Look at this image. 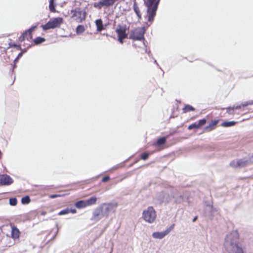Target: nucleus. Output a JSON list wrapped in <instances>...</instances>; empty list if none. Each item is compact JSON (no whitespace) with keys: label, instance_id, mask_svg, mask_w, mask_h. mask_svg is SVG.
Returning a JSON list of instances; mask_svg holds the SVG:
<instances>
[{"label":"nucleus","instance_id":"nucleus-41","mask_svg":"<svg viewBox=\"0 0 253 253\" xmlns=\"http://www.w3.org/2000/svg\"><path fill=\"white\" fill-rule=\"evenodd\" d=\"M69 212H72V213H75L77 212V210L75 209H69Z\"/></svg>","mask_w":253,"mask_h":253},{"label":"nucleus","instance_id":"nucleus-16","mask_svg":"<svg viewBox=\"0 0 253 253\" xmlns=\"http://www.w3.org/2000/svg\"><path fill=\"white\" fill-rule=\"evenodd\" d=\"M11 237L13 239H17L19 237L20 232L17 227L12 226L11 229Z\"/></svg>","mask_w":253,"mask_h":253},{"label":"nucleus","instance_id":"nucleus-26","mask_svg":"<svg viewBox=\"0 0 253 253\" xmlns=\"http://www.w3.org/2000/svg\"><path fill=\"white\" fill-rule=\"evenodd\" d=\"M84 31L85 28L84 26L82 25H78L76 28V33L78 35L83 33Z\"/></svg>","mask_w":253,"mask_h":253},{"label":"nucleus","instance_id":"nucleus-15","mask_svg":"<svg viewBox=\"0 0 253 253\" xmlns=\"http://www.w3.org/2000/svg\"><path fill=\"white\" fill-rule=\"evenodd\" d=\"M133 9L134 12L136 14L138 20L141 19L142 16H141V14L139 8L135 0L134 1V2H133Z\"/></svg>","mask_w":253,"mask_h":253},{"label":"nucleus","instance_id":"nucleus-48","mask_svg":"<svg viewBox=\"0 0 253 253\" xmlns=\"http://www.w3.org/2000/svg\"><path fill=\"white\" fill-rule=\"evenodd\" d=\"M154 63L158 66H159V65L157 63V61L156 60H154Z\"/></svg>","mask_w":253,"mask_h":253},{"label":"nucleus","instance_id":"nucleus-1","mask_svg":"<svg viewBox=\"0 0 253 253\" xmlns=\"http://www.w3.org/2000/svg\"><path fill=\"white\" fill-rule=\"evenodd\" d=\"M224 246L228 253H243L242 248L239 246V235L236 231L226 235Z\"/></svg>","mask_w":253,"mask_h":253},{"label":"nucleus","instance_id":"nucleus-4","mask_svg":"<svg viewBox=\"0 0 253 253\" xmlns=\"http://www.w3.org/2000/svg\"><path fill=\"white\" fill-rule=\"evenodd\" d=\"M63 18L61 17L50 19L45 25H42V27L44 31L54 29L59 27L63 23Z\"/></svg>","mask_w":253,"mask_h":253},{"label":"nucleus","instance_id":"nucleus-52","mask_svg":"<svg viewBox=\"0 0 253 253\" xmlns=\"http://www.w3.org/2000/svg\"><path fill=\"white\" fill-rule=\"evenodd\" d=\"M31 46L30 45H29L28 46V48L30 47Z\"/></svg>","mask_w":253,"mask_h":253},{"label":"nucleus","instance_id":"nucleus-22","mask_svg":"<svg viewBox=\"0 0 253 253\" xmlns=\"http://www.w3.org/2000/svg\"><path fill=\"white\" fill-rule=\"evenodd\" d=\"M166 195H167V194H166L165 193H164L163 192H162L161 193H160L159 200L161 202L168 203L169 202V199L166 197Z\"/></svg>","mask_w":253,"mask_h":253},{"label":"nucleus","instance_id":"nucleus-51","mask_svg":"<svg viewBox=\"0 0 253 253\" xmlns=\"http://www.w3.org/2000/svg\"><path fill=\"white\" fill-rule=\"evenodd\" d=\"M16 67V63H14L13 65V69Z\"/></svg>","mask_w":253,"mask_h":253},{"label":"nucleus","instance_id":"nucleus-49","mask_svg":"<svg viewBox=\"0 0 253 253\" xmlns=\"http://www.w3.org/2000/svg\"><path fill=\"white\" fill-rule=\"evenodd\" d=\"M147 53H148V55H149V56H151V55H151V53H150V51H149L147 52Z\"/></svg>","mask_w":253,"mask_h":253},{"label":"nucleus","instance_id":"nucleus-37","mask_svg":"<svg viewBox=\"0 0 253 253\" xmlns=\"http://www.w3.org/2000/svg\"><path fill=\"white\" fill-rule=\"evenodd\" d=\"M227 113L229 114H234V110H232V107H229L227 108Z\"/></svg>","mask_w":253,"mask_h":253},{"label":"nucleus","instance_id":"nucleus-39","mask_svg":"<svg viewBox=\"0 0 253 253\" xmlns=\"http://www.w3.org/2000/svg\"><path fill=\"white\" fill-rule=\"evenodd\" d=\"M248 161L250 164H253V154L249 157Z\"/></svg>","mask_w":253,"mask_h":253},{"label":"nucleus","instance_id":"nucleus-25","mask_svg":"<svg viewBox=\"0 0 253 253\" xmlns=\"http://www.w3.org/2000/svg\"><path fill=\"white\" fill-rule=\"evenodd\" d=\"M167 140V138L166 137H162L159 138L157 141V145L158 146H161L164 145Z\"/></svg>","mask_w":253,"mask_h":253},{"label":"nucleus","instance_id":"nucleus-50","mask_svg":"<svg viewBox=\"0 0 253 253\" xmlns=\"http://www.w3.org/2000/svg\"><path fill=\"white\" fill-rule=\"evenodd\" d=\"M197 217H195L194 219H193V221H195L197 219Z\"/></svg>","mask_w":253,"mask_h":253},{"label":"nucleus","instance_id":"nucleus-33","mask_svg":"<svg viewBox=\"0 0 253 253\" xmlns=\"http://www.w3.org/2000/svg\"><path fill=\"white\" fill-rule=\"evenodd\" d=\"M149 156V154L148 153H143L141 154L140 158L143 160H146L148 159Z\"/></svg>","mask_w":253,"mask_h":253},{"label":"nucleus","instance_id":"nucleus-31","mask_svg":"<svg viewBox=\"0 0 253 253\" xmlns=\"http://www.w3.org/2000/svg\"><path fill=\"white\" fill-rule=\"evenodd\" d=\"M9 203L11 206H16L17 204V200L16 198H11L9 200Z\"/></svg>","mask_w":253,"mask_h":253},{"label":"nucleus","instance_id":"nucleus-23","mask_svg":"<svg viewBox=\"0 0 253 253\" xmlns=\"http://www.w3.org/2000/svg\"><path fill=\"white\" fill-rule=\"evenodd\" d=\"M239 167H244L249 165V162L248 160L240 159L238 160Z\"/></svg>","mask_w":253,"mask_h":253},{"label":"nucleus","instance_id":"nucleus-28","mask_svg":"<svg viewBox=\"0 0 253 253\" xmlns=\"http://www.w3.org/2000/svg\"><path fill=\"white\" fill-rule=\"evenodd\" d=\"M55 4L54 2V0H49V8L51 12H55Z\"/></svg>","mask_w":253,"mask_h":253},{"label":"nucleus","instance_id":"nucleus-24","mask_svg":"<svg viewBox=\"0 0 253 253\" xmlns=\"http://www.w3.org/2000/svg\"><path fill=\"white\" fill-rule=\"evenodd\" d=\"M195 110V109L193 106L190 105H186L183 109V111L184 113H187L190 111H194Z\"/></svg>","mask_w":253,"mask_h":253},{"label":"nucleus","instance_id":"nucleus-44","mask_svg":"<svg viewBox=\"0 0 253 253\" xmlns=\"http://www.w3.org/2000/svg\"><path fill=\"white\" fill-rule=\"evenodd\" d=\"M23 54V52H21L20 53H19L18 54V56H17V57H18V58H21V57L22 56Z\"/></svg>","mask_w":253,"mask_h":253},{"label":"nucleus","instance_id":"nucleus-40","mask_svg":"<svg viewBox=\"0 0 253 253\" xmlns=\"http://www.w3.org/2000/svg\"><path fill=\"white\" fill-rule=\"evenodd\" d=\"M60 195H58V194H52V195H50L49 196V197L50 198H52V199H53V198H57V197H60Z\"/></svg>","mask_w":253,"mask_h":253},{"label":"nucleus","instance_id":"nucleus-30","mask_svg":"<svg viewBox=\"0 0 253 253\" xmlns=\"http://www.w3.org/2000/svg\"><path fill=\"white\" fill-rule=\"evenodd\" d=\"M30 202V198L28 196L23 197L21 199V203L23 204H28Z\"/></svg>","mask_w":253,"mask_h":253},{"label":"nucleus","instance_id":"nucleus-43","mask_svg":"<svg viewBox=\"0 0 253 253\" xmlns=\"http://www.w3.org/2000/svg\"><path fill=\"white\" fill-rule=\"evenodd\" d=\"M25 38L24 37V36L21 35L20 37L19 38V41L22 42L25 40Z\"/></svg>","mask_w":253,"mask_h":253},{"label":"nucleus","instance_id":"nucleus-36","mask_svg":"<svg viewBox=\"0 0 253 253\" xmlns=\"http://www.w3.org/2000/svg\"><path fill=\"white\" fill-rule=\"evenodd\" d=\"M174 224H173L170 226L169 227L167 230H166V232H167V234H168L174 228Z\"/></svg>","mask_w":253,"mask_h":253},{"label":"nucleus","instance_id":"nucleus-29","mask_svg":"<svg viewBox=\"0 0 253 253\" xmlns=\"http://www.w3.org/2000/svg\"><path fill=\"white\" fill-rule=\"evenodd\" d=\"M36 28V26H32L28 30H27V32H28V38H27L28 40H30L32 38V32L35 30Z\"/></svg>","mask_w":253,"mask_h":253},{"label":"nucleus","instance_id":"nucleus-3","mask_svg":"<svg viewBox=\"0 0 253 253\" xmlns=\"http://www.w3.org/2000/svg\"><path fill=\"white\" fill-rule=\"evenodd\" d=\"M160 0H144V4L147 7L148 21L152 23L156 14Z\"/></svg>","mask_w":253,"mask_h":253},{"label":"nucleus","instance_id":"nucleus-8","mask_svg":"<svg viewBox=\"0 0 253 253\" xmlns=\"http://www.w3.org/2000/svg\"><path fill=\"white\" fill-rule=\"evenodd\" d=\"M71 13H73L72 17L77 22L81 23L85 19L86 13L83 12L80 8H76L72 10Z\"/></svg>","mask_w":253,"mask_h":253},{"label":"nucleus","instance_id":"nucleus-12","mask_svg":"<svg viewBox=\"0 0 253 253\" xmlns=\"http://www.w3.org/2000/svg\"><path fill=\"white\" fill-rule=\"evenodd\" d=\"M171 195L175 199V202L180 203L182 201V197L181 193L179 192L175 188H172Z\"/></svg>","mask_w":253,"mask_h":253},{"label":"nucleus","instance_id":"nucleus-45","mask_svg":"<svg viewBox=\"0 0 253 253\" xmlns=\"http://www.w3.org/2000/svg\"><path fill=\"white\" fill-rule=\"evenodd\" d=\"M19 59V58H18L17 57L14 59V63H16V62H17L18 61V60Z\"/></svg>","mask_w":253,"mask_h":253},{"label":"nucleus","instance_id":"nucleus-21","mask_svg":"<svg viewBox=\"0 0 253 253\" xmlns=\"http://www.w3.org/2000/svg\"><path fill=\"white\" fill-rule=\"evenodd\" d=\"M237 124L236 122L230 121V122H224L221 124V126L223 127H228L235 126Z\"/></svg>","mask_w":253,"mask_h":253},{"label":"nucleus","instance_id":"nucleus-19","mask_svg":"<svg viewBox=\"0 0 253 253\" xmlns=\"http://www.w3.org/2000/svg\"><path fill=\"white\" fill-rule=\"evenodd\" d=\"M97 198L95 196H92L85 200L86 204L87 206L95 205L97 202Z\"/></svg>","mask_w":253,"mask_h":253},{"label":"nucleus","instance_id":"nucleus-10","mask_svg":"<svg viewBox=\"0 0 253 253\" xmlns=\"http://www.w3.org/2000/svg\"><path fill=\"white\" fill-rule=\"evenodd\" d=\"M13 182L12 178L7 174L0 175V184L3 185H9Z\"/></svg>","mask_w":253,"mask_h":253},{"label":"nucleus","instance_id":"nucleus-5","mask_svg":"<svg viewBox=\"0 0 253 253\" xmlns=\"http://www.w3.org/2000/svg\"><path fill=\"white\" fill-rule=\"evenodd\" d=\"M143 217L144 220L148 223H152L154 221L156 217V213L154 208L150 206L143 211Z\"/></svg>","mask_w":253,"mask_h":253},{"label":"nucleus","instance_id":"nucleus-7","mask_svg":"<svg viewBox=\"0 0 253 253\" xmlns=\"http://www.w3.org/2000/svg\"><path fill=\"white\" fill-rule=\"evenodd\" d=\"M127 28L126 25L119 24L116 30V32L118 35V41L121 43H123V40L127 37L126 33Z\"/></svg>","mask_w":253,"mask_h":253},{"label":"nucleus","instance_id":"nucleus-42","mask_svg":"<svg viewBox=\"0 0 253 253\" xmlns=\"http://www.w3.org/2000/svg\"><path fill=\"white\" fill-rule=\"evenodd\" d=\"M28 32H27V31L26 30V31L25 32H24V33H23L21 35L24 36V37L25 38H26V37H27L28 36V37H27V38H28Z\"/></svg>","mask_w":253,"mask_h":253},{"label":"nucleus","instance_id":"nucleus-13","mask_svg":"<svg viewBox=\"0 0 253 253\" xmlns=\"http://www.w3.org/2000/svg\"><path fill=\"white\" fill-rule=\"evenodd\" d=\"M167 233L166 231L163 232H155L153 233L152 237L155 239H162L164 238L166 235H167Z\"/></svg>","mask_w":253,"mask_h":253},{"label":"nucleus","instance_id":"nucleus-6","mask_svg":"<svg viewBox=\"0 0 253 253\" xmlns=\"http://www.w3.org/2000/svg\"><path fill=\"white\" fill-rule=\"evenodd\" d=\"M145 32V30L144 28H136L131 31L129 39L135 41L144 40Z\"/></svg>","mask_w":253,"mask_h":253},{"label":"nucleus","instance_id":"nucleus-34","mask_svg":"<svg viewBox=\"0 0 253 253\" xmlns=\"http://www.w3.org/2000/svg\"><path fill=\"white\" fill-rule=\"evenodd\" d=\"M230 166L233 168L239 167L238 160L232 161L230 163Z\"/></svg>","mask_w":253,"mask_h":253},{"label":"nucleus","instance_id":"nucleus-38","mask_svg":"<svg viewBox=\"0 0 253 253\" xmlns=\"http://www.w3.org/2000/svg\"><path fill=\"white\" fill-rule=\"evenodd\" d=\"M109 179H110V177L109 176H106L102 178V181L103 182H105L108 181Z\"/></svg>","mask_w":253,"mask_h":253},{"label":"nucleus","instance_id":"nucleus-46","mask_svg":"<svg viewBox=\"0 0 253 253\" xmlns=\"http://www.w3.org/2000/svg\"><path fill=\"white\" fill-rule=\"evenodd\" d=\"M22 50L21 52H23V54L24 53H25L27 52V49L26 48H25V49H21Z\"/></svg>","mask_w":253,"mask_h":253},{"label":"nucleus","instance_id":"nucleus-14","mask_svg":"<svg viewBox=\"0 0 253 253\" xmlns=\"http://www.w3.org/2000/svg\"><path fill=\"white\" fill-rule=\"evenodd\" d=\"M253 105V100H249L244 103H242L241 105L233 106L232 107V110L234 109H240L242 107H245L248 105Z\"/></svg>","mask_w":253,"mask_h":253},{"label":"nucleus","instance_id":"nucleus-2","mask_svg":"<svg viewBox=\"0 0 253 253\" xmlns=\"http://www.w3.org/2000/svg\"><path fill=\"white\" fill-rule=\"evenodd\" d=\"M118 204L112 203H102L93 211L91 220L98 221L103 217H107L111 212H114Z\"/></svg>","mask_w":253,"mask_h":253},{"label":"nucleus","instance_id":"nucleus-32","mask_svg":"<svg viewBox=\"0 0 253 253\" xmlns=\"http://www.w3.org/2000/svg\"><path fill=\"white\" fill-rule=\"evenodd\" d=\"M69 213V208H67L65 209H64V210L61 211L58 213V215H65V214H68Z\"/></svg>","mask_w":253,"mask_h":253},{"label":"nucleus","instance_id":"nucleus-17","mask_svg":"<svg viewBox=\"0 0 253 253\" xmlns=\"http://www.w3.org/2000/svg\"><path fill=\"white\" fill-rule=\"evenodd\" d=\"M218 120L212 121L211 122L205 127V130L208 131H211L215 128V126L218 123Z\"/></svg>","mask_w":253,"mask_h":253},{"label":"nucleus","instance_id":"nucleus-47","mask_svg":"<svg viewBox=\"0 0 253 253\" xmlns=\"http://www.w3.org/2000/svg\"><path fill=\"white\" fill-rule=\"evenodd\" d=\"M119 168V165H117L116 166H115L114 167H113V169H117Z\"/></svg>","mask_w":253,"mask_h":253},{"label":"nucleus","instance_id":"nucleus-18","mask_svg":"<svg viewBox=\"0 0 253 253\" xmlns=\"http://www.w3.org/2000/svg\"><path fill=\"white\" fill-rule=\"evenodd\" d=\"M95 24L97 27V31L101 32L104 29L102 20L101 19L96 20Z\"/></svg>","mask_w":253,"mask_h":253},{"label":"nucleus","instance_id":"nucleus-27","mask_svg":"<svg viewBox=\"0 0 253 253\" xmlns=\"http://www.w3.org/2000/svg\"><path fill=\"white\" fill-rule=\"evenodd\" d=\"M45 41V39L43 38L38 37L35 38L34 40V42L35 44H39L42 43Z\"/></svg>","mask_w":253,"mask_h":253},{"label":"nucleus","instance_id":"nucleus-20","mask_svg":"<svg viewBox=\"0 0 253 253\" xmlns=\"http://www.w3.org/2000/svg\"><path fill=\"white\" fill-rule=\"evenodd\" d=\"M75 206L78 209H82L87 207L85 200H80L76 202Z\"/></svg>","mask_w":253,"mask_h":253},{"label":"nucleus","instance_id":"nucleus-11","mask_svg":"<svg viewBox=\"0 0 253 253\" xmlns=\"http://www.w3.org/2000/svg\"><path fill=\"white\" fill-rule=\"evenodd\" d=\"M207 122L206 119L200 120L198 122L194 123L188 126V129H192L193 128H199L201 126L204 125Z\"/></svg>","mask_w":253,"mask_h":253},{"label":"nucleus","instance_id":"nucleus-35","mask_svg":"<svg viewBox=\"0 0 253 253\" xmlns=\"http://www.w3.org/2000/svg\"><path fill=\"white\" fill-rule=\"evenodd\" d=\"M9 45H10V46L15 47L18 50L21 49V47L20 45H17L15 43H11V44H9Z\"/></svg>","mask_w":253,"mask_h":253},{"label":"nucleus","instance_id":"nucleus-9","mask_svg":"<svg viewBox=\"0 0 253 253\" xmlns=\"http://www.w3.org/2000/svg\"><path fill=\"white\" fill-rule=\"evenodd\" d=\"M115 1L116 0H100L99 2H94L93 6L100 9L103 6L109 7L113 5Z\"/></svg>","mask_w":253,"mask_h":253}]
</instances>
